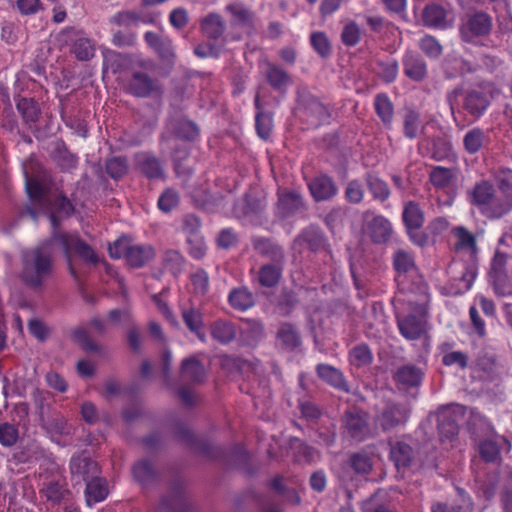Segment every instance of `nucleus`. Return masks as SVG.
Instances as JSON below:
<instances>
[{"instance_id": "nucleus-15", "label": "nucleus", "mask_w": 512, "mask_h": 512, "mask_svg": "<svg viewBox=\"0 0 512 512\" xmlns=\"http://www.w3.org/2000/svg\"><path fill=\"white\" fill-rule=\"evenodd\" d=\"M70 469L73 477L78 478V482L88 481V479L99 473L97 463L84 454L71 459Z\"/></svg>"}, {"instance_id": "nucleus-33", "label": "nucleus", "mask_w": 512, "mask_h": 512, "mask_svg": "<svg viewBox=\"0 0 512 512\" xmlns=\"http://www.w3.org/2000/svg\"><path fill=\"white\" fill-rule=\"evenodd\" d=\"M488 142V136L481 128L470 129L463 138V145L467 153L476 154Z\"/></svg>"}, {"instance_id": "nucleus-14", "label": "nucleus", "mask_w": 512, "mask_h": 512, "mask_svg": "<svg viewBox=\"0 0 512 512\" xmlns=\"http://www.w3.org/2000/svg\"><path fill=\"white\" fill-rule=\"evenodd\" d=\"M137 168L149 179H161L164 177V169L160 160L153 154L141 152L135 156Z\"/></svg>"}, {"instance_id": "nucleus-20", "label": "nucleus", "mask_w": 512, "mask_h": 512, "mask_svg": "<svg viewBox=\"0 0 512 512\" xmlns=\"http://www.w3.org/2000/svg\"><path fill=\"white\" fill-rule=\"evenodd\" d=\"M367 231L375 243H385L392 234V227L385 217L378 215L367 223Z\"/></svg>"}, {"instance_id": "nucleus-21", "label": "nucleus", "mask_w": 512, "mask_h": 512, "mask_svg": "<svg viewBox=\"0 0 512 512\" xmlns=\"http://www.w3.org/2000/svg\"><path fill=\"white\" fill-rule=\"evenodd\" d=\"M316 370L318 376L327 384L338 390L349 392L348 383L340 370L328 364H319Z\"/></svg>"}, {"instance_id": "nucleus-13", "label": "nucleus", "mask_w": 512, "mask_h": 512, "mask_svg": "<svg viewBox=\"0 0 512 512\" xmlns=\"http://www.w3.org/2000/svg\"><path fill=\"white\" fill-rule=\"evenodd\" d=\"M422 19L426 26L445 29L452 25L453 19L449 18L447 10L441 5L428 4L422 13Z\"/></svg>"}, {"instance_id": "nucleus-61", "label": "nucleus", "mask_w": 512, "mask_h": 512, "mask_svg": "<svg viewBox=\"0 0 512 512\" xmlns=\"http://www.w3.org/2000/svg\"><path fill=\"white\" fill-rule=\"evenodd\" d=\"M133 475L138 482L146 484L153 478L154 471L147 461H140L134 465Z\"/></svg>"}, {"instance_id": "nucleus-39", "label": "nucleus", "mask_w": 512, "mask_h": 512, "mask_svg": "<svg viewBox=\"0 0 512 512\" xmlns=\"http://www.w3.org/2000/svg\"><path fill=\"white\" fill-rule=\"evenodd\" d=\"M396 379L406 386H417L422 379V372L414 365H405L398 369Z\"/></svg>"}, {"instance_id": "nucleus-43", "label": "nucleus", "mask_w": 512, "mask_h": 512, "mask_svg": "<svg viewBox=\"0 0 512 512\" xmlns=\"http://www.w3.org/2000/svg\"><path fill=\"white\" fill-rule=\"evenodd\" d=\"M453 173L450 169L436 166L430 172V181L437 189L448 187L452 181Z\"/></svg>"}, {"instance_id": "nucleus-36", "label": "nucleus", "mask_w": 512, "mask_h": 512, "mask_svg": "<svg viewBox=\"0 0 512 512\" xmlns=\"http://www.w3.org/2000/svg\"><path fill=\"white\" fill-rule=\"evenodd\" d=\"M489 282L496 295L501 297L512 296V279L507 271L489 274Z\"/></svg>"}, {"instance_id": "nucleus-1", "label": "nucleus", "mask_w": 512, "mask_h": 512, "mask_svg": "<svg viewBox=\"0 0 512 512\" xmlns=\"http://www.w3.org/2000/svg\"><path fill=\"white\" fill-rule=\"evenodd\" d=\"M54 246L62 248L71 272H73L71 264V257L73 255L78 256L85 263L89 264L95 265L100 261L93 248L76 234H57L54 232L51 240L23 254L21 278L26 284L32 287H39L50 276Z\"/></svg>"}, {"instance_id": "nucleus-53", "label": "nucleus", "mask_w": 512, "mask_h": 512, "mask_svg": "<svg viewBox=\"0 0 512 512\" xmlns=\"http://www.w3.org/2000/svg\"><path fill=\"white\" fill-rule=\"evenodd\" d=\"M311 45L314 50L322 57H327L331 53V46L328 37L323 32H314L310 37Z\"/></svg>"}, {"instance_id": "nucleus-56", "label": "nucleus", "mask_w": 512, "mask_h": 512, "mask_svg": "<svg viewBox=\"0 0 512 512\" xmlns=\"http://www.w3.org/2000/svg\"><path fill=\"white\" fill-rule=\"evenodd\" d=\"M182 230L186 234V239L201 234V221L194 214H187L182 220Z\"/></svg>"}, {"instance_id": "nucleus-4", "label": "nucleus", "mask_w": 512, "mask_h": 512, "mask_svg": "<svg viewBox=\"0 0 512 512\" xmlns=\"http://www.w3.org/2000/svg\"><path fill=\"white\" fill-rule=\"evenodd\" d=\"M470 201L488 218H501L512 210L510 202L495 197L494 187L488 181H481L470 192Z\"/></svg>"}, {"instance_id": "nucleus-46", "label": "nucleus", "mask_w": 512, "mask_h": 512, "mask_svg": "<svg viewBox=\"0 0 512 512\" xmlns=\"http://www.w3.org/2000/svg\"><path fill=\"white\" fill-rule=\"evenodd\" d=\"M349 359L357 367L366 366L371 363L372 354L367 345L360 344L350 351Z\"/></svg>"}, {"instance_id": "nucleus-64", "label": "nucleus", "mask_w": 512, "mask_h": 512, "mask_svg": "<svg viewBox=\"0 0 512 512\" xmlns=\"http://www.w3.org/2000/svg\"><path fill=\"white\" fill-rule=\"evenodd\" d=\"M131 242L127 238H120L109 246V254L112 258H127L128 250H130Z\"/></svg>"}, {"instance_id": "nucleus-28", "label": "nucleus", "mask_w": 512, "mask_h": 512, "mask_svg": "<svg viewBox=\"0 0 512 512\" xmlns=\"http://www.w3.org/2000/svg\"><path fill=\"white\" fill-rule=\"evenodd\" d=\"M390 458L398 471L407 469L414 458V453L408 444L397 442L391 446Z\"/></svg>"}, {"instance_id": "nucleus-8", "label": "nucleus", "mask_w": 512, "mask_h": 512, "mask_svg": "<svg viewBox=\"0 0 512 512\" xmlns=\"http://www.w3.org/2000/svg\"><path fill=\"white\" fill-rule=\"evenodd\" d=\"M124 88L128 94L138 98L159 96L162 93L160 83L142 71L132 72Z\"/></svg>"}, {"instance_id": "nucleus-23", "label": "nucleus", "mask_w": 512, "mask_h": 512, "mask_svg": "<svg viewBox=\"0 0 512 512\" xmlns=\"http://www.w3.org/2000/svg\"><path fill=\"white\" fill-rule=\"evenodd\" d=\"M252 243L254 250L258 254L275 263H281L283 261L284 253L282 248L272 240L262 237H254Z\"/></svg>"}, {"instance_id": "nucleus-44", "label": "nucleus", "mask_w": 512, "mask_h": 512, "mask_svg": "<svg viewBox=\"0 0 512 512\" xmlns=\"http://www.w3.org/2000/svg\"><path fill=\"white\" fill-rule=\"evenodd\" d=\"M17 110L26 122H35L39 117L36 102L30 98H22L17 102Z\"/></svg>"}, {"instance_id": "nucleus-3", "label": "nucleus", "mask_w": 512, "mask_h": 512, "mask_svg": "<svg viewBox=\"0 0 512 512\" xmlns=\"http://www.w3.org/2000/svg\"><path fill=\"white\" fill-rule=\"evenodd\" d=\"M26 191L31 200L34 201L36 208L48 215L53 228L56 227V215L68 216L73 212V206L71 202L64 196H59L55 200L54 207H51V203L45 193L44 185L33 178H29L26 175Z\"/></svg>"}, {"instance_id": "nucleus-48", "label": "nucleus", "mask_w": 512, "mask_h": 512, "mask_svg": "<svg viewBox=\"0 0 512 512\" xmlns=\"http://www.w3.org/2000/svg\"><path fill=\"white\" fill-rule=\"evenodd\" d=\"M375 109L384 123H390L393 117V105L386 95H377Z\"/></svg>"}, {"instance_id": "nucleus-54", "label": "nucleus", "mask_w": 512, "mask_h": 512, "mask_svg": "<svg viewBox=\"0 0 512 512\" xmlns=\"http://www.w3.org/2000/svg\"><path fill=\"white\" fill-rule=\"evenodd\" d=\"M419 47L423 53L430 58H438L442 53V46L432 36H424L419 42Z\"/></svg>"}, {"instance_id": "nucleus-22", "label": "nucleus", "mask_w": 512, "mask_h": 512, "mask_svg": "<svg viewBox=\"0 0 512 512\" xmlns=\"http://www.w3.org/2000/svg\"><path fill=\"white\" fill-rule=\"evenodd\" d=\"M86 482V501L88 505L101 502L108 496V484L104 478L95 475Z\"/></svg>"}, {"instance_id": "nucleus-51", "label": "nucleus", "mask_w": 512, "mask_h": 512, "mask_svg": "<svg viewBox=\"0 0 512 512\" xmlns=\"http://www.w3.org/2000/svg\"><path fill=\"white\" fill-rule=\"evenodd\" d=\"M179 194L173 189H166L158 199V208L168 213L172 211L179 204Z\"/></svg>"}, {"instance_id": "nucleus-34", "label": "nucleus", "mask_w": 512, "mask_h": 512, "mask_svg": "<svg viewBox=\"0 0 512 512\" xmlns=\"http://www.w3.org/2000/svg\"><path fill=\"white\" fill-rule=\"evenodd\" d=\"M230 305L237 310L245 311L254 305L253 294L244 287L233 289L228 297Z\"/></svg>"}, {"instance_id": "nucleus-42", "label": "nucleus", "mask_w": 512, "mask_h": 512, "mask_svg": "<svg viewBox=\"0 0 512 512\" xmlns=\"http://www.w3.org/2000/svg\"><path fill=\"white\" fill-rule=\"evenodd\" d=\"M266 78L269 84L276 89H282L287 86L290 80L288 74L282 68L274 64L267 65Z\"/></svg>"}, {"instance_id": "nucleus-35", "label": "nucleus", "mask_w": 512, "mask_h": 512, "mask_svg": "<svg viewBox=\"0 0 512 512\" xmlns=\"http://www.w3.org/2000/svg\"><path fill=\"white\" fill-rule=\"evenodd\" d=\"M226 11L230 13L233 25L250 27L253 24V13L241 4H229Z\"/></svg>"}, {"instance_id": "nucleus-41", "label": "nucleus", "mask_w": 512, "mask_h": 512, "mask_svg": "<svg viewBox=\"0 0 512 512\" xmlns=\"http://www.w3.org/2000/svg\"><path fill=\"white\" fill-rule=\"evenodd\" d=\"M281 277V269L276 265L267 264L260 268L258 272V281L264 287L275 286Z\"/></svg>"}, {"instance_id": "nucleus-7", "label": "nucleus", "mask_w": 512, "mask_h": 512, "mask_svg": "<svg viewBox=\"0 0 512 512\" xmlns=\"http://www.w3.org/2000/svg\"><path fill=\"white\" fill-rule=\"evenodd\" d=\"M465 407L451 404L443 407L437 414L438 431L442 441H452L458 434L459 423L464 419Z\"/></svg>"}, {"instance_id": "nucleus-38", "label": "nucleus", "mask_w": 512, "mask_h": 512, "mask_svg": "<svg viewBox=\"0 0 512 512\" xmlns=\"http://www.w3.org/2000/svg\"><path fill=\"white\" fill-rule=\"evenodd\" d=\"M203 33L212 39L219 38L225 30V24L222 18L217 14L208 15L201 24Z\"/></svg>"}, {"instance_id": "nucleus-2", "label": "nucleus", "mask_w": 512, "mask_h": 512, "mask_svg": "<svg viewBox=\"0 0 512 512\" xmlns=\"http://www.w3.org/2000/svg\"><path fill=\"white\" fill-rule=\"evenodd\" d=\"M407 293L403 299L411 309V313L406 316L397 317V327L399 333L408 341L428 339L429 324L426 318L427 305L430 299L428 286L418 277L413 287H403L400 295Z\"/></svg>"}, {"instance_id": "nucleus-32", "label": "nucleus", "mask_w": 512, "mask_h": 512, "mask_svg": "<svg viewBox=\"0 0 512 512\" xmlns=\"http://www.w3.org/2000/svg\"><path fill=\"white\" fill-rule=\"evenodd\" d=\"M203 365L194 357L187 358L182 362L181 376L184 380L200 383L205 379Z\"/></svg>"}, {"instance_id": "nucleus-31", "label": "nucleus", "mask_w": 512, "mask_h": 512, "mask_svg": "<svg viewBox=\"0 0 512 512\" xmlns=\"http://www.w3.org/2000/svg\"><path fill=\"white\" fill-rule=\"evenodd\" d=\"M456 236L455 249L458 253H465L469 258L473 259L476 254L475 237L463 227L454 229Z\"/></svg>"}, {"instance_id": "nucleus-52", "label": "nucleus", "mask_w": 512, "mask_h": 512, "mask_svg": "<svg viewBox=\"0 0 512 512\" xmlns=\"http://www.w3.org/2000/svg\"><path fill=\"white\" fill-rule=\"evenodd\" d=\"M187 240L188 252L196 260L202 259L206 255L207 246L204 237L200 234L190 237Z\"/></svg>"}, {"instance_id": "nucleus-16", "label": "nucleus", "mask_w": 512, "mask_h": 512, "mask_svg": "<svg viewBox=\"0 0 512 512\" xmlns=\"http://www.w3.org/2000/svg\"><path fill=\"white\" fill-rule=\"evenodd\" d=\"M310 193L316 201H326L337 194V187L334 181L326 176L320 175L312 179L308 184Z\"/></svg>"}, {"instance_id": "nucleus-26", "label": "nucleus", "mask_w": 512, "mask_h": 512, "mask_svg": "<svg viewBox=\"0 0 512 512\" xmlns=\"http://www.w3.org/2000/svg\"><path fill=\"white\" fill-rule=\"evenodd\" d=\"M473 504L470 497L463 491H459V498L452 502H436L431 507V512H472Z\"/></svg>"}, {"instance_id": "nucleus-29", "label": "nucleus", "mask_w": 512, "mask_h": 512, "mask_svg": "<svg viewBox=\"0 0 512 512\" xmlns=\"http://www.w3.org/2000/svg\"><path fill=\"white\" fill-rule=\"evenodd\" d=\"M403 221L409 231L417 230L424 224V213L420 205L414 201H409L405 204L403 213Z\"/></svg>"}, {"instance_id": "nucleus-10", "label": "nucleus", "mask_w": 512, "mask_h": 512, "mask_svg": "<svg viewBox=\"0 0 512 512\" xmlns=\"http://www.w3.org/2000/svg\"><path fill=\"white\" fill-rule=\"evenodd\" d=\"M490 104L488 92L482 88H474L465 94L463 107L464 109L475 118L483 115Z\"/></svg>"}, {"instance_id": "nucleus-62", "label": "nucleus", "mask_w": 512, "mask_h": 512, "mask_svg": "<svg viewBox=\"0 0 512 512\" xmlns=\"http://www.w3.org/2000/svg\"><path fill=\"white\" fill-rule=\"evenodd\" d=\"M256 130L262 139H267L272 131V118L269 114L258 112L256 115Z\"/></svg>"}, {"instance_id": "nucleus-25", "label": "nucleus", "mask_w": 512, "mask_h": 512, "mask_svg": "<svg viewBox=\"0 0 512 512\" xmlns=\"http://www.w3.org/2000/svg\"><path fill=\"white\" fill-rule=\"evenodd\" d=\"M182 318L189 331L194 333L201 341L204 342V322L201 311L195 307L183 308Z\"/></svg>"}, {"instance_id": "nucleus-11", "label": "nucleus", "mask_w": 512, "mask_h": 512, "mask_svg": "<svg viewBox=\"0 0 512 512\" xmlns=\"http://www.w3.org/2000/svg\"><path fill=\"white\" fill-rule=\"evenodd\" d=\"M343 424L348 434L358 440H363L369 432L367 415L360 410L353 409L347 411Z\"/></svg>"}, {"instance_id": "nucleus-40", "label": "nucleus", "mask_w": 512, "mask_h": 512, "mask_svg": "<svg viewBox=\"0 0 512 512\" xmlns=\"http://www.w3.org/2000/svg\"><path fill=\"white\" fill-rule=\"evenodd\" d=\"M366 182L370 193L380 201H385L390 196V190L387 183L373 174H367Z\"/></svg>"}, {"instance_id": "nucleus-19", "label": "nucleus", "mask_w": 512, "mask_h": 512, "mask_svg": "<svg viewBox=\"0 0 512 512\" xmlns=\"http://www.w3.org/2000/svg\"><path fill=\"white\" fill-rule=\"evenodd\" d=\"M263 208L264 203L261 199L247 193L235 203L234 214L240 219H247L259 213Z\"/></svg>"}, {"instance_id": "nucleus-63", "label": "nucleus", "mask_w": 512, "mask_h": 512, "mask_svg": "<svg viewBox=\"0 0 512 512\" xmlns=\"http://www.w3.org/2000/svg\"><path fill=\"white\" fill-rule=\"evenodd\" d=\"M346 199L351 203H360L364 197L362 184L358 180H352L345 189Z\"/></svg>"}, {"instance_id": "nucleus-45", "label": "nucleus", "mask_w": 512, "mask_h": 512, "mask_svg": "<svg viewBox=\"0 0 512 512\" xmlns=\"http://www.w3.org/2000/svg\"><path fill=\"white\" fill-rule=\"evenodd\" d=\"M398 62L393 58H387L378 62L377 73L386 82H393L398 75Z\"/></svg>"}, {"instance_id": "nucleus-59", "label": "nucleus", "mask_w": 512, "mask_h": 512, "mask_svg": "<svg viewBox=\"0 0 512 512\" xmlns=\"http://www.w3.org/2000/svg\"><path fill=\"white\" fill-rule=\"evenodd\" d=\"M164 265L172 273H178L184 264L183 256L176 250H168L163 257Z\"/></svg>"}, {"instance_id": "nucleus-60", "label": "nucleus", "mask_w": 512, "mask_h": 512, "mask_svg": "<svg viewBox=\"0 0 512 512\" xmlns=\"http://www.w3.org/2000/svg\"><path fill=\"white\" fill-rule=\"evenodd\" d=\"M175 134L179 138L192 140L198 135V128L191 121L181 120L175 126Z\"/></svg>"}, {"instance_id": "nucleus-50", "label": "nucleus", "mask_w": 512, "mask_h": 512, "mask_svg": "<svg viewBox=\"0 0 512 512\" xmlns=\"http://www.w3.org/2000/svg\"><path fill=\"white\" fill-rule=\"evenodd\" d=\"M106 171L114 179L121 178L128 172V163L125 158L113 157L106 162Z\"/></svg>"}, {"instance_id": "nucleus-57", "label": "nucleus", "mask_w": 512, "mask_h": 512, "mask_svg": "<svg viewBox=\"0 0 512 512\" xmlns=\"http://www.w3.org/2000/svg\"><path fill=\"white\" fill-rule=\"evenodd\" d=\"M18 440L17 428L9 423L0 424V444L5 447L13 446Z\"/></svg>"}, {"instance_id": "nucleus-30", "label": "nucleus", "mask_w": 512, "mask_h": 512, "mask_svg": "<svg viewBox=\"0 0 512 512\" xmlns=\"http://www.w3.org/2000/svg\"><path fill=\"white\" fill-rule=\"evenodd\" d=\"M155 256V250L151 245L131 244L128 250L127 262L133 267H142Z\"/></svg>"}, {"instance_id": "nucleus-17", "label": "nucleus", "mask_w": 512, "mask_h": 512, "mask_svg": "<svg viewBox=\"0 0 512 512\" xmlns=\"http://www.w3.org/2000/svg\"><path fill=\"white\" fill-rule=\"evenodd\" d=\"M393 265L398 273L397 280L399 284L403 286L405 285L406 275H413L417 270L413 255L404 249H398L395 251L393 255Z\"/></svg>"}, {"instance_id": "nucleus-9", "label": "nucleus", "mask_w": 512, "mask_h": 512, "mask_svg": "<svg viewBox=\"0 0 512 512\" xmlns=\"http://www.w3.org/2000/svg\"><path fill=\"white\" fill-rule=\"evenodd\" d=\"M409 417V408L403 403H389L376 416L375 422L383 431L404 424Z\"/></svg>"}, {"instance_id": "nucleus-37", "label": "nucleus", "mask_w": 512, "mask_h": 512, "mask_svg": "<svg viewBox=\"0 0 512 512\" xmlns=\"http://www.w3.org/2000/svg\"><path fill=\"white\" fill-rule=\"evenodd\" d=\"M212 337L222 344L231 342L236 336V330L232 323L216 321L211 326Z\"/></svg>"}, {"instance_id": "nucleus-18", "label": "nucleus", "mask_w": 512, "mask_h": 512, "mask_svg": "<svg viewBox=\"0 0 512 512\" xmlns=\"http://www.w3.org/2000/svg\"><path fill=\"white\" fill-rule=\"evenodd\" d=\"M403 66L405 75L414 81H421L427 75V65L423 58L416 53H406Z\"/></svg>"}, {"instance_id": "nucleus-27", "label": "nucleus", "mask_w": 512, "mask_h": 512, "mask_svg": "<svg viewBox=\"0 0 512 512\" xmlns=\"http://www.w3.org/2000/svg\"><path fill=\"white\" fill-rule=\"evenodd\" d=\"M303 206L302 197L297 191L278 192V210L283 217L299 210Z\"/></svg>"}, {"instance_id": "nucleus-47", "label": "nucleus", "mask_w": 512, "mask_h": 512, "mask_svg": "<svg viewBox=\"0 0 512 512\" xmlns=\"http://www.w3.org/2000/svg\"><path fill=\"white\" fill-rule=\"evenodd\" d=\"M403 125L404 135L409 139L416 138L421 128L419 114L415 111H408L404 116Z\"/></svg>"}, {"instance_id": "nucleus-5", "label": "nucleus", "mask_w": 512, "mask_h": 512, "mask_svg": "<svg viewBox=\"0 0 512 512\" xmlns=\"http://www.w3.org/2000/svg\"><path fill=\"white\" fill-rule=\"evenodd\" d=\"M493 19L483 11L466 14L459 24L460 38L471 44H476L480 39L488 36L492 31Z\"/></svg>"}, {"instance_id": "nucleus-55", "label": "nucleus", "mask_w": 512, "mask_h": 512, "mask_svg": "<svg viewBox=\"0 0 512 512\" xmlns=\"http://www.w3.org/2000/svg\"><path fill=\"white\" fill-rule=\"evenodd\" d=\"M360 38L361 30L356 23L350 22L344 26L341 39L346 46H355L360 41Z\"/></svg>"}, {"instance_id": "nucleus-49", "label": "nucleus", "mask_w": 512, "mask_h": 512, "mask_svg": "<svg viewBox=\"0 0 512 512\" xmlns=\"http://www.w3.org/2000/svg\"><path fill=\"white\" fill-rule=\"evenodd\" d=\"M73 51L77 59L81 61H87L91 59L95 54V48L93 43L86 38L78 39L74 43Z\"/></svg>"}, {"instance_id": "nucleus-24", "label": "nucleus", "mask_w": 512, "mask_h": 512, "mask_svg": "<svg viewBox=\"0 0 512 512\" xmlns=\"http://www.w3.org/2000/svg\"><path fill=\"white\" fill-rule=\"evenodd\" d=\"M277 345L282 349L292 351L300 346L301 337L297 329L290 323L280 325L277 335Z\"/></svg>"}, {"instance_id": "nucleus-12", "label": "nucleus", "mask_w": 512, "mask_h": 512, "mask_svg": "<svg viewBox=\"0 0 512 512\" xmlns=\"http://www.w3.org/2000/svg\"><path fill=\"white\" fill-rule=\"evenodd\" d=\"M300 113L302 120L311 127H317L329 118L327 108L316 98L308 99Z\"/></svg>"}, {"instance_id": "nucleus-6", "label": "nucleus", "mask_w": 512, "mask_h": 512, "mask_svg": "<svg viewBox=\"0 0 512 512\" xmlns=\"http://www.w3.org/2000/svg\"><path fill=\"white\" fill-rule=\"evenodd\" d=\"M453 276L450 282L444 287L445 293L450 296H458L467 292L477 276V268L474 261L464 265L454 262L450 266Z\"/></svg>"}, {"instance_id": "nucleus-58", "label": "nucleus", "mask_w": 512, "mask_h": 512, "mask_svg": "<svg viewBox=\"0 0 512 512\" xmlns=\"http://www.w3.org/2000/svg\"><path fill=\"white\" fill-rule=\"evenodd\" d=\"M479 453L486 462H495L500 454L498 443L492 440H485L479 446Z\"/></svg>"}]
</instances>
